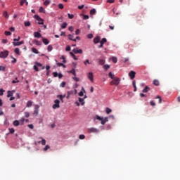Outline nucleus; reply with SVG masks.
<instances>
[{
  "instance_id": "1",
  "label": "nucleus",
  "mask_w": 180,
  "mask_h": 180,
  "mask_svg": "<svg viewBox=\"0 0 180 180\" xmlns=\"http://www.w3.org/2000/svg\"><path fill=\"white\" fill-rule=\"evenodd\" d=\"M94 120H100V122H101V124L103 125L105 124L106 122H108V117L103 118V117H101L99 115H96L94 117Z\"/></svg>"
},
{
  "instance_id": "2",
  "label": "nucleus",
  "mask_w": 180,
  "mask_h": 180,
  "mask_svg": "<svg viewBox=\"0 0 180 180\" xmlns=\"http://www.w3.org/2000/svg\"><path fill=\"white\" fill-rule=\"evenodd\" d=\"M119 84H120V78L119 77H115L114 79H112V80L110 82V85H119Z\"/></svg>"
},
{
  "instance_id": "3",
  "label": "nucleus",
  "mask_w": 180,
  "mask_h": 180,
  "mask_svg": "<svg viewBox=\"0 0 180 180\" xmlns=\"http://www.w3.org/2000/svg\"><path fill=\"white\" fill-rule=\"evenodd\" d=\"M34 18H35L36 20H38L39 25H44V20L41 18H40L39 15H35Z\"/></svg>"
},
{
  "instance_id": "4",
  "label": "nucleus",
  "mask_w": 180,
  "mask_h": 180,
  "mask_svg": "<svg viewBox=\"0 0 180 180\" xmlns=\"http://www.w3.org/2000/svg\"><path fill=\"white\" fill-rule=\"evenodd\" d=\"M8 56H9V51H1L0 53L1 58H6V57H8Z\"/></svg>"
},
{
  "instance_id": "5",
  "label": "nucleus",
  "mask_w": 180,
  "mask_h": 180,
  "mask_svg": "<svg viewBox=\"0 0 180 180\" xmlns=\"http://www.w3.org/2000/svg\"><path fill=\"white\" fill-rule=\"evenodd\" d=\"M87 131L88 133H99V129L95 127H91V128H89Z\"/></svg>"
},
{
  "instance_id": "6",
  "label": "nucleus",
  "mask_w": 180,
  "mask_h": 180,
  "mask_svg": "<svg viewBox=\"0 0 180 180\" xmlns=\"http://www.w3.org/2000/svg\"><path fill=\"white\" fill-rule=\"evenodd\" d=\"M60 108V100L57 99L54 101V105H53V109H58Z\"/></svg>"
},
{
  "instance_id": "7",
  "label": "nucleus",
  "mask_w": 180,
  "mask_h": 180,
  "mask_svg": "<svg viewBox=\"0 0 180 180\" xmlns=\"http://www.w3.org/2000/svg\"><path fill=\"white\" fill-rule=\"evenodd\" d=\"M106 41H108L106 38H103L101 41H100V46H98V49H102V47H103V44H105Z\"/></svg>"
},
{
  "instance_id": "8",
  "label": "nucleus",
  "mask_w": 180,
  "mask_h": 180,
  "mask_svg": "<svg viewBox=\"0 0 180 180\" xmlns=\"http://www.w3.org/2000/svg\"><path fill=\"white\" fill-rule=\"evenodd\" d=\"M129 77L131 78V79H134V78H136V72L131 70L129 73Z\"/></svg>"
},
{
  "instance_id": "9",
  "label": "nucleus",
  "mask_w": 180,
  "mask_h": 180,
  "mask_svg": "<svg viewBox=\"0 0 180 180\" xmlns=\"http://www.w3.org/2000/svg\"><path fill=\"white\" fill-rule=\"evenodd\" d=\"M72 51L75 54H82L83 53L82 49H79L78 48L74 49Z\"/></svg>"
},
{
  "instance_id": "10",
  "label": "nucleus",
  "mask_w": 180,
  "mask_h": 180,
  "mask_svg": "<svg viewBox=\"0 0 180 180\" xmlns=\"http://www.w3.org/2000/svg\"><path fill=\"white\" fill-rule=\"evenodd\" d=\"M39 109H40V106L39 105H36L34 110V115L36 116L39 115Z\"/></svg>"
},
{
  "instance_id": "11",
  "label": "nucleus",
  "mask_w": 180,
  "mask_h": 180,
  "mask_svg": "<svg viewBox=\"0 0 180 180\" xmlns=\"http://www.w3.org/2000/svg\"><path fill=\"white\" fill-rule=\"evenodd\" d=\"M88 78L91 82H94V73H92V72H89Z\"/></svg>"
},
{
  "instance_id": "12",
  "label": "nucleus",
  "mask_w": 180,
  "mask_h": 180,
  "mask_svg": "<svg viewBox=\"0 0 180 180\" xmlns=\"http://www.w3.org/2000/svg\"><path fill=\"white\" fill-rule=\"evenodd\" d=\"M101 41V37H96L94 39V44H98Z\"/></svg>"
},
{
  "instance_id": "13",
  "label": "nucleus",
  "mask_w": 180,
  "mask_h": 180,
  "mask_svg": "<svg viewBox=\"0 0 180 180\" xmlns=\"http://www.w3.org/2000/svg\"><path fill=\"white\" fill-rule=\"evenodd\" d=\"M25 43V41H21L20 42H13V46H22V44H23Z\"/></svg>"
},
{
  "instance_id": "14",
  "label": "nucleus",
  "mask_w": 180,
  "mask_h": 180,
  "mask_svg": "<svg viewBox=\"0 0 180 180\" xmlns=\"http://www.w3.org/2000/svg\"><path fill=\"white\" fill-rule=\"evenodd\" d=\"M34 37H37V39H40V37H41V34L38 32H34Z\"/></svg>"
},
{
  "instance_id": "15",
  "label": "nucleus",
  "mask_w": 180,
  "mask_h": 180,
  "mask_svg": "<svg viewBox=\"0 0 180 180\" xmlns=\"http://www.w3.org/2000/svg\"><path fill=\"white\" fill-rule=\"evenodd\" d=\"M99 65H104L105 60L104 59H98Z\"/></svg>"
},
{
  "instance_id": "16",
  "label": "nucleus",
  "mask_w": 180,
  "mask_h": 180,
  "mask_svg": "<svg viewBox=\"0 0 180 180\" xmlns=\"http://www.w3.org/2000/svg\"><path fill=\"white\" fill-rule=\"evenodd\" d=\"M148 91H150V87H148V86H146L142 90V92H143V94H146V92H148Z\"/></svg>"
},
{
  "instance_id": "17",
  "label": "nucleus",
  "mask_w": 180,
  "mask_h": 180,
  "mask_svg": "<svg viewBox=\"0 0 180 180\" xmlns=\"http://www.w3.org/2000/svg\"><path fill=\"white\" fill-rule=\"evenodd\" d=\"M79 102L81 103L82 106H84L85 105V101L84 98H81V97H79Z\"/></svg>"
},
{
  "instance_id": "18",
  "label": "nucleus",
  "mask_w": 180,
  "mask_h": 180,
  "mask_svg": "<svg viewBox=\"0 0 180 180\" xmlns=\"http://www.w3.org/2000/svg\"><path fill=\"white\" fill-rule=\"evenodd\" d=\"M69 74H72V75H74L75 77H76L77 75V72H75V69H72L70 71L68 72Z\"/></svg>"
},
{
  "instance_id": "19",
  "label": "nucleus",
  "mask_w": 180,
  "mask_h": 180,
  "mask_svg": "<svg viewBox=\"0 0 180 180\" xmlns=\"http://www.w3.org/2000/svg\"><path fill=\"white\" fill-rule=\"evenodd\" d=\"M42 41H43V43H44L46 46H47V44H49V43H50V41H49V39H46V38H43V39H42Z\"/></svg>"
},
{
  "instance_id": "20",
  "label": "nucleus",
  "mask_w": 180,
  "mask_h": 180,
  "mask_svg": "<svg viewBox=\"0 0 180 180\" xmlns=\"http://www.w3.org/2000/svg\"><path fill=\"white\" fill-rule=\"evenodd\" d=\"M32 105H33V101H29L27 102L26 106H27V108H31Z\"/></svg>"
},
{
  "instance_id": "21",
  "label": "nucleus",
  "mask_w": 180,
  "mask_h": 180,
  "mask_svg": "<svg viewBox=\"0 0 180 180\" xmlns=\"http://www.w3.org/2000/svg\"><path fill=\"white\" fill-rule=\"evenodd\" d=\"M84 92H85V89L82 87V91L79 93V96H84Z\"/></svg>"
},
{
  "instance_id": "22",
  "label": "nucleus",
  "mask_w": 180,
  "mask_h": 180,
  "mask_svg": "<svg viewBox=\"0 0 180 180\" xmlns=\"http://www.w3.org/2000/svg\"><path fill=\"white\" fill-rule=\"evenodd\" d=\"M33 43H34L37 46H41V41H39L38 40H34Z\"/></svg>"
},
{
  "instance_id": "23",
  "label": "nucleus",
  "mask_w": 180,
  "mask_h": 180,
  "mask_svg": "<svg viewBox=\"0 0 180 180\" xmlns=\"http://www.w3.org/2000/svg\"><path fill=\"white\" fill-rule=\"evenodd\" d=\"M11 96H13V93L11 91H8L7 92V98H11Z\"/></svg>"
},
{
  "instance_id": "24",
  "label": "nucleus",
  "mask_w": 180,
  "mask_h": 180,
  "mask_svg": "<svg viewBox=\"0 0 180 180\" xmlns=\"http://www.w3.org/2000/svg\"><path fill=\"white\" fill-rule=\"evenodd\" d=\"M132 85H133V86L134 88V92H136V91H137V86H136V80H134L132 82Z\"/></svg>"
},
{
  "instance_id": "25",
  "label": "nucleus",
  "mask_w": 180,
  "mask_h": 180,
  "mask_svg": "<svg viewBox=\"0 0 180 180\" xmlns=\"http://www.w3.org/2000/svg\"><path fill=\"white\" fill-rule=\"evenodd\" d=\"M96 13V9L92 8V9L90 11V15H95Z\"/></svg>"
},
{
  "instance_id": "26",
  "label": "nucleus",
  "mask_w": 180,
  "mask_h": 180,
  "mask_svg": "<svg viewBox=\"0 0 180 180\" xmlns=\"http://www.w3.org/2000/svg\"><path fill=\"white\" fill-rule=\"evenodd\" d=\"M103 68H104V70H105V71H108L109 70V68H110V65H104L103 66Z\"/></svg>"
},
{
  "instance_id": "27",
  "label": "nucleus",
  "mask_w": 180,
  "mask_h": 180,
  "mask_svg": "<svg viewBox=\"0 0 180 180\" xmlns=\"http://www.w3.org/2000/svg\"><path fill=\"white\" fill-rule=\"evenodd\" d=\"M15 54H17L18 56H20V52L19 48H15Z\"/></svg>"
},
{
  "instance_id": "28",
  "label": "nucleus",
  "mask_w": 180,
  "mask_h": 180,
  "mask_svg": "<svg viewBox=\"0 0 180 180\" xmlns=\"http://www.w3.org/2000/svg\"><path fill=\"white\" fill-rule=\"evenodd\" d=\"M41 139V141H39V143H41L42 146H46V139L43 138H40Z\"/></svg>"
},
{
  "instance_id": "29",
  "label": "nucleus",
  "mask_w": 180,
  "mask_h": 180,
  "mask_svg": "<svg viewBox=\"0 0 180 180\" xmlns=\"http://www.w3.org/2000/svg\"><path fill=\"white\" fill-rule=\"evenodd\" d=\"M32 53H34L35 54H39V51L36 49V48H32Z\"/></svg>"
},
{
  "instance_id": "30",
  "label": "nucleus",
  "mask_w": 180,
  "mask_h": 180,
  "mask_svg": "<svg viewBox=\"0 0 180 180\" xmlns=\"http://www.w3.org/2000/svg\"><path fill=\"white\" fill-rule=\"evenodd\" d=\"M3 16H4V18L8 19V18H9V14H8V12L4 11V13H3Z\"/></svg>"
},
{
  "instance_id": "31",
  "label": "nucleus",
  "mask_w": 180,
  "mask_h": 180,
  "mask_svg": "<svg viewBox=\"0 0 180 180\" xmlns=\"http://www.w3.org/2000/svg\"><path fill=\"white\" fill-rule=\"evenodd\" d=\"M57 98H58L62 102H63V99H64V98H65V96L58 95L57 96Z\"/></svg>"
},
{
  "instance_id": "32",
  "label": "nucleus",
  "mask_w": 180,
  "mask_h": 180,
  "mask_svg": "<svg viewBox=\"0 0 180 180\" xmlns=\"http://www.w3.org/2000/svg\"><path fill=\"white\" fill-rule=\"evenodd\" d=\"M108 76L110 78H111V79H114V78H115V75L112 74V72H109Z\"/></svg>"
},
{
  "instance_id": "33",
  "label": "nucleus",
  "mask_w": 180,
  "mask_h": 180,
  "mask_svg": "<svg viewBox=\"0 0 180 180\" xmlns=\"http://www.w3.org/2000/svg\"><path fill=\"white\" fill-rule=\"evenodd\" d=\"M20 124V122L18 120H15L13 122V126H19Z\"/></svg>"
},
{
  "instance_id": "34",
  "label": "nucleus",
  "mask_w": 180,
  "mask_h": 180,
  "mask_svg": "<svg viewBox=\"0 0 180 180\" xmlns=\"http://www.w3.org/2000/svg\"><path fill=\"white\" fill-rule=\"evenodd\" d=\"M153 84L156 86H158L160 85V82L157 79L153 80Z\"/></svg>"
},
{
  "instance_id": "35",
  "label": "nucleus",
  "mask_w": 180,
  "mask_h": 180,
  "mask_svg": "<svg viewBox=\"0 0 180 180\" xmlns=\"http://www.w3.org/2000/svg\"><path fill=\"white\" fill-rule=\"evenodd\" d=\"M57 66L58 67H63V68H65V65H64V63H57Z\"/></svg>"
},
{
  "instance_id": "36",
  "label": "nucleus",
  "mask_w": 180,
  "mask_h": 180,
  "mask_svg": "<svg viewBox=\"0 0 180 180\" xmlns=\"http://www.w3.org/2000/svg\"><path fill=\"white\" fill-rule=\"evenodd\" d=\"M67 26H68L67 22H63V23L61 25V29H65V27H67Z\"/></svg>"
},
{
  "instance_id": "37",
  "label": "nucleus",
  "mask_w": 180,
  "mask_h": 180,
  "mask_svg": "<svg viewBox=\"0 0 180 180\" xmlns=\"http://www.w3.org/2000/svg\"><path fill=\"white\" fill-rule=\"evenodd\" d=\"M44 5H45V6H48V5H50V0H46L44 2Z\"/></svg>"
},
{
  "instance_id": "38",
  "label": "nucleus",
  "mask_w": 180,
  "mask_h": 180,
  "mask_svg": "<svg viewBox=\"0 0 180 180\" xmlns=\"http://www.w3.org/2000/svg\"><path fill=\"white\" fill-rule=\"evenodd\" d=\"M105 112H106L107 115H109L110 113L112 112V110L109 108H107L105 110Z\"/></svg>"
},
{
  "instance_id": "39",
  "label": "nucleus",
  "mask_w": 180,
  "mask_h": 180,
  "mask_svg": "<svg viewBox=\"0 0 180 180\" xmlns=\"http://www.w3.org/2000/svg\"><path fill=\"white\" fill-rule=\"evenodd\" d=\"M24 25H25V27H29V26H30L31 23L29 21H25L24 22Z\"/></svg>"
},
{
  "instance_id": "40",
  "label": "nucleus",
  "mask_w": 180,
  "mask_h": 180,
  "mask_svg": "<svg viewBox=\"0 0 180 180\" xmlns=\"http://www.w3.org/2000/svg\"><path fill=\"white\" fill-rule=\"evenodd\" d=\"M4 34L5 36H11V34H12V32L9 31H5Z\"/></svg>"
},
{
  "instance_id": "41",
  "label": "nucleus",
  "mask_w": 180,
  "mask_h": 180,
  "mask_svg": "<svg viewBox=\"0 0 180 180\" xmlns=\"http://www.w3.org/2000/svg\"><path fill=\"white\" fill-rule=\"evenodd\" d=\"M84 65H88V64H91V62L88 59L84 61Z\"/></svg>"
},
{
  "instance_id": "42",
  "label": "nucleus",
  "mask_w": 180,
  "mask_h": 180,
  "mask_svg": "<svg viewBox=\"0 0 180 180\" xmlns=\"http://www.w3.org/2000/svg\"><path fill=\"white\" fill-rule=\"evenodd\" d=\"M69 19H74V14L68 13Z\"/></svg>"
},
{
  "instance_id": "43",
  "label": "nucleus",
  "mask_w": 180,
  "mask_h": 180,
  "mask_svg": "<svg viewBox=\"0 0 180 180\" xmlns=\"http://www.w3.org/2000/svg\"><path fill=\"white\" fill-rule=\"evenodd\" d=\"M79 139L80 140H84V139H85V135H84V134L79 135Z\"/></svg>"
},
{
  "instance_id": "44",
  "label": "nucleus",
  "mask_w": 180,
  "mask_h": 180,
  "mask_svg": "<svg viewBox=\"0 0 180 180\" xmlns=\"http://www.w3.org/2000/svg\"><path fill=\"white\" fill-rule=\"evenodd\" d=\"M19 83V80H18V77H15V80L12 81V84H18Z\"/></svg>"
},
{
  "instance_id": "45",
  "label": "nucleus",
  "mask_w": 180,
  "mask_h": 180,
  "mask_svg": "<svg viewBox=\"0 0 180 180\" xmlns=\"http://www.w3.org/2000/svg\"><path fill=\"white\" fill-rule=\"evenodd\" d=\"M4 92H5V90H4V89H0V96H2Z\"/></svg>"
},
{
  "instance_id": "46",
  "label": "nucleus",
  "mask_w": 180,
  "mask_h": 180,
  "mask_svg": "<svg viewBox=\"0 0 180 180\" xmlns=\"http://www.w3.org/2000/svg\"><path fill=\"white\" fill-rule=\"evenodd\" d=\"M34 70L37 72H39V67L37 65H34Z\"/></svg>"
},
{
  "instance_id": "47",
  "label": "nucleus",
  "mask_w": 180,
  "mask_h": 180,
  "mask_svg": "<svg viewBox=\"0 0 180 180\" xmlns=\"http://www.w3.org/2000/svg\"><path fill=\"white\" fill-rule=\"evenodd\" d=\"M50 148V146L49 145H46L44 148V151H47V150H49Z\"/></svg>"
},
{
  "instance_id": "48",
  "label": "nucleus",
  "mask_w": 180,
  "mask_h": 180,
  "mask_svg": "<svg viewBox=\"0 0 180 180\" xmlns=\"http://www.w3.org/2000/svg\"><path fill=\"white\" fill-rule=\"evenodd\" d=\"M20 40V37H18V38L13 39V42L19 41Z\"/></svg>"
},
{
  "instance_id": "49",
  "label": "nucleus",
  "mask_w": 180,
  "mask_h": 180,
  "mask_svg": "<svg viewBox=\"0 0 180 180\" xmlns=\"http://www.w3.org/2000/svg\"><path fill=\"white\" fill-rule=\"evenodd\" d=\"M26 0H21L20 2V6H23V4H25Z\"/></svg>"
},
{
  "instance_id": "50",
  "label": "nucleus",
  "mask_w": 180,
  "mask_h": 180,
  "mask_svg": "<svg viewBox=\"0 0 180 180\" xmlns=\"http://www.w3.org/2000/svg\"><path fill=\"white\" fill-rule=\"evenodd\" d=\"M53 75L55 78H57V77H58V73L57 72H53Z\"/></svg>"
},
{
  "instance_id": "51",
  "label": "nucleus",
  "mask_w": 180,
  "mask_h": 180,
  "mask_svg": "<svg viewBox=\"0 0 180 180\" xmlns=\"http://www.w3.org/2000/svg\"><path fill=\"white\" fill-rule=\"evenodd\" d=\"M65 84H66V83L65 82H63L60 83V86H62V88H65Z\"/></svg>"
},
{
  "instance_id": "52",
  "label": "nucleus",
  "mask_w": 180,
  "mask_h": 180,
  "mask_svg": "<svg viewBox=\"0 0 180 180\" xmlns=\"http://www.w3.org/2000/svg\"><path fill=\"white\" fill-rule=\"evenodd\" d=\"M9 131L11 134H13V133H15V129L13 128H11L9 129Z\"/></svg>"
},
{
  "instance_id": "53",
  "label": "nucleus",
  "mask_w": 180,
  "mask_h": 180,
  "mask_svg": "<svg viewBox=\"0 0 180 180\" xmlns=\"http://www.w3.org/2000/svg\"><path fill=\"white\" fill-rule=\"evenodd\" d=\"M83 19H84V20H86V19H89V15H83Z\"/></svg>"
},
{
  "instance_id": "54",
  "label": "nucleus",
  "mask_w": 180,
  "mask_h": 180,
  "mask_svg": "<svg viewBox=\"0 0 180 180\" xmlns=\"http://www.w3.org/2000/svg\"><path fill=\"white\" fill-rule=\"evenodd\" d=\"M156 99H159V103H162V99L161 98V97H160L159 96H158L156 97Z\"/></svg>"
},
{
  "instance_id": "55",
  "label": "nucleus",
  "mask_w": 180,
  "mask_h": 180,
  "mask_svg": "<svg viewBox=\"0 0 180 180\" xmlns=\"http://www.w3.org/2000/svg\"><path fill=\"white\" fill-rule=\"evenodd\" d=\"M58 8H59V9H64V5H63V4H59Z\"/></svg>"
},
{
  "instance_id": "56",
  "label": "nucleus",
  "mask_w": 180,
  "mask_h": 180,
  "mask_svg": "<svg viewBox=\"0 0 180 180\" xmlns=\"http://www.w3.org/2000/svg\"><path fill=\"white\" fill-rule=\"evenodd\" d=\"M19 122L20 124H23L25 123V118H21Z\"/></svg>"
},
{
  "instance_id": "57",
  "label": "nucleus",
  "mask_w": 180,
  "mask_h": 180,
  "mask_svg": "<svg viewBox=\"0 0 180 180\" xmlns=\"http://www.w3.org/2000/svg\"><path fill=\"white\" fill-rule=\"evenodd\" d=\"M52 50H53V46L51 45H49L48 46V51H52Z\"/></svg>"
},
{
  "instance_id": "58",
  "label": "nucleus",
  "mask_w": 180,
  "mask_h": 180,
  "mask_svg": "<svg viewBox=\"0 0 180 180\" xmlns=\"http://www.w3.org/2000/svg\"><path fill=\"white\" fill-rule=\"evenodd\" d=\"M68 39H69V40H72V39H74V35H72V34H69V35H68Z\"/></svg>"
},
{
  "instance_id": "59",
  "label": "nucleus",
  "mask_w": 180,
  "mask_h": 180,
  "mask_svg": "<svg viewBox=\"0 0 180 180\" xmlns=\"http://www.w3.org/2000/svg\"><path fill=\"white\" fill-rule=\"evenodd\" d=\"M112 63H117V58H116L115 57H112Z\"/></svg>"
},
{
  "instance_id": "60",
  "label": "nucleus",
  "mask_w": 180,
  "mask_h": 180,
  "mask_svg": "<svg viewBox=\"0 0 180 180\" xmlns=\"http://www.w3.org/2000/svg\"><path fill=\"white\" fill-rule=\"evenodd\" d=\"M65 50H66L67 51H71V46H67Z\"/></svg>"
},
{
  "instance_id": "61",
  "label": "nucleus",
  "mask_w": 180,
  "mask_h": 180,
  "mask_svg": "<svg viewBox=\"0 0 180 180\" xmlns=\"http://www.w3.org/2000/svg\"><path fill=\"white\" fill-rule=\"evenodd\" d=\"M35 64L38 67H43V65L41 63H39V62H37Z\"/></svg>"
},
{
  "instance_id": "62",
  "label": "nucleus",
  "mask_w": 180,
  "mask_h": 180,
  "mask_svg": "<svg viewBox=\"0 0 180 180\" xmlns=\"http://www.w3.org/2000/svg\"><path fill=\"white\" fill-rule=\"evenodd\" d=\"M6 68L5 66H0V71H5Z\"/></svg>"
},
{
  "instance_id": "63",
  "label": "nucleus",
  "mask_w": 180,
  "mask_h": 180,
  "mask_svg": "<svg viewBox=\"0 0 180 180\" xmlns=\"http://www.w3.org/2000/svg\"><path fill=\"white\" fill-rule=\"evenodd\" d=\"M39 12H40L41 13H43V12H44V8L43 7H40V8H39Z\"/></svg>"
},
{
  "instance_id": "64",
  "label": "nucleus",
  "mask_w": 180,
  "mask_h": 180,
  "mask_svg": "<svg viewBox=\"0 0 180 180\" xmlns=\"http://www.w3.org/2000/svg\"><path fill=\"white\" fill-rule=\"evenodd\" d=\"M25 117H29V116H30V113H29L28 112H25Z\"/></svg>"
}]
</instances>
